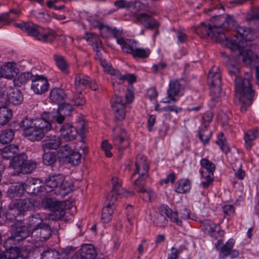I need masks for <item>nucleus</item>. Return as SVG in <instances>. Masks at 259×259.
<instances>
[{"instance_id": "774afa93", "label": "nucleus", "mask_w": 259, "mask_h": 259, "mask_svg": "<svg viewBox=\"0 0 259 259\" xmlns=\"http://www.w3.org/2000/svg\"><path fill=\"white\" fill-rule=\"evenodd\" d=\"M101 147L107 157H111L112 156V153L110 152V150L112 147V145L108 143V141H104L102 143Z\"/></svg>"}, {"instance_id": "2f4dec72", "label": "nucleus", "mask_w": 259, "mask_h": 259, "mask_svg": "<svg viewBox=\"0 0 259 259\" xmlns=\"http://www.w3.org/2000/svg\"><path fill=\"white\" fill-rule=\"evenodd\" d=\"M66 213L65 202L61 201L55 207L49 214V218L52 220H59L62 219Z\"/></svg>"}, {"instance_id": "37998d69", "label": "nucleus", "mask_w": 259, "mask_h": 259, "mask_svg": "<svg viewBox=\"0 0 259 259\" xmlns=\"http://www.w3.org/2000/svg\"><path fill=\"white\" fill-rule=\"evenodd\" d=\"M202 169L206 175L213 176V172L215 168V165L208 159L203 158L200 161Z\"/></svg>"}, {"instance_id": "f3484780", "label": "nucleus", "mask_w": 259, "mask_h": 259, "mask_svg": "<svg viewBox=\"0 0 259 259\" xmlns=\"http://www.w3.org/2000/svg\"><path fill=\"white\" fill-rule=\"evenodd\" d=\"M64 180V176L61 174L51 175L45 180V190L47 192H51L55 188H59Z\"/></svg>"}, {"instance_id": "c9c22d12", "label": "nucleus", "mask_w": 259, "mask_h": 259, "mask_svg": "<svg viewBox=\"0 0 259 259\" xmlns=\"http://www.w3.org/2000/svg\"><path fill=\"white\" fill-rule=\"evenodd\" d=\"M35 232L38 240L39 241H44L50 238L52 230L49 225L44 223L41 227H39L38 230Z\"/></svg>"}, {"instance_id": "7ed1b4c3", "label": "nucleus", "mask_w": 259, "mask_h": 259, "mask_svg": "<svg viewBox=\"0 0 259 259\" xmlns=\"http://www.w3.org/2000/svg\"><path fill=\"white\" fill-rule=\"evenodd\" d=\"M235 99H238L241 104V111L245 112L247 107L252 104L255 92L252 89L248 79H242L237 75L235 79Z\"/></svg>"}, {"instance_id": "f257e3e1", "label": "nucleus", "mask_w": 259, "mask_h": 259, "mask_svg": "<svg viewBox=\"0 0 259 259\" xmlns=\"http://www.w3.org/2000/svg\"><path fill=\"white\" fill-rule=\"evenodd\" d=\"M20 126L23 128L24 137L31 142L41 141L52 128L51 122L44 118L43 113L39 118L26 116L21 121Z\"/></svg>"}, {"instance_id": "a211bd4d", "label": "nucleus", "mask_w": 259, "mask_h": 259, "mask_svg": "<svg viewBox=\"0 0 259 259\" xmlns=\"http://www.w3.org/2000/svg\"><path fill=\"white\" fill-rule=\"evenodd\" d=\"M70 253L68 250H62L60 252L55 249H48L43 251L40 259H68Z\"/></svg>"}, {"instance_id": "bb28decb", "label": "nucleus", "mask_w": 259, "mask_h": 259, "mask_svg": "<svg viewBox=\"0 0 259 259\" xmlns=\"http://www.w3.org/2000/svg\"><path fill=\"white\" fill-rule=\"evenodd\" d=\"M23 100L22 92L17 89H10L7 92V101L12 105H19Z\"/></svg>"}, {"instance_id": "e433bc0d", "label": "nucleus", "mask_w": 259, "mask_h": 259, "mask_svg": "<svg viewBox=\"0 0 259 259\" xmlns=\"http://www.w3.org/2000/svg\"><path fill=\"white\" fill-rule=\"evenodd\" d=\"M12 110L6 107H0V126L7 124L12 117Z\"/></svg>"}, {"instance_id": "79ce46f5", "label": "nucleus", "mask_w": 259, "mask_h": 259, "mask_svg": "<svg viewBox=\"0 0 259 259\" xmlns=\"http://www.w3.org/2000/svg\"><path fill=\"white\" fill-rule=\"evenodd\" d=\"M258 135L257 130L255 129L248 130L245 133L244 140L247 150H250L252 147L251 142L257 138Z\"/></svg>"}, {"instance_id": "1a4fd4ad", "label": "nucleus", "mask_w": 259, "mask_h": 259, "mask_svg": "<svg viewBox=\"0 0 259 259\" xmlns=\"http://www.w3.org/2000/svg\"><path fill=\"white\" fill-rule=\"evenodd\" d=\"M76 127H74L69 123H66L61 126L60 129L61 138L68 142L74 140L78 134V130L82 134L85 128V122L82 119H79L76 122Z\"/></svg>"}, {"instance_id": "de8ad7c7", "label": "nucleus", "mask_w": 259, "mask_h": 259, "mask_svg": "<svg viewBox=\"0 0 259 259\" xmlns=\"http://www.w3.org/2000/svg\"><path fill=\"white\" fill-rule=\"evenodd\" d=\"M25 189L28 193L36 195L38 192H42L45 190L44 186L43 187H36L34 180H31L27 181L25 184Z\"/></svg>"}, {"instance_id": "aec40b11", "label": "nucleus", "mask_w": 259, "mask_h": 259, "mask_svg": "<svg viewBox=\"0 0 259 259\" xmlns=\"http://www.w3.org/2000/svg\"><path fill=\"white\" fill-rule=\"evenodd\" d=\"M236 51H238L239 56L242 57V61L246 65L258 63V56L251 50H243V48H241Z\"/></svg>"}, {"instance_id": "a18cd8bd", "label": "nucleus", "mask_w": 259, "mask_h": 259, "mask_svg": "<svg viewBox=\"0 0 259 259\" xmlns=\"http://www.w3.org/2000/svg\"><path fill=\"white\" fill-rule=\"evenodd\" d=\"M176 191L179 193H185L189 191L191 188L190 181L187 179H181L177 183Z\"/></svg>"}, {"instance_id": "4c0bfd02", "label": "nucleus", "mask_w": 259, "mask_h": 259, "mask_svg": "<svg viewBox=\"0 0 259 259\" xmlns=\"http://www.w3.org/2000/svg\"><path fill=\"white\" fill-rule=\"evenodd\" d=\"M24 189V187L21 185H12L8 189L7 195L11 199H17L22 196Z\"/></svg>"}, {"instance_id": "72a5a7b5", "label": "nucleus", "mask_w": 259, "mask_h": 259, "mask_svg": "<svg viewBox=\"0 0 259 259\" xmlns=\"http://www.w3.org/2000/svg\"><path fill=\"white\" fill-rule=\"evenodd\" d=\"M91 78L82 74H78L75 78V87L77 91H81L88 87Z\"/></svg>"}, {"instance_id": "9b49d317", "label": "nucleus", "mask_w": 259, "mask_h": 259, "mask_svg": "<svg viewBox=\"0 0 259 259\" xmlns=\"http://www.w3.org/2000/svg\"><path fill=\"white\" fill-rule=\"evenodd\" d=\"M113 132L114 145L119 151H122L130 146L128 136L124 129L116 127L113 128Z\"/></svg>"}, {"instance_id": "0eeeda50", "label": "nucleus", "mask_w": 259, "mask_h": 259, "mask_svg": "<svg viewBox=\"0 0 259 259\" xmlns=\"http://www.w3.org/2000/svg\"><path fill=\"white\" fill-rule=\"evenodd\" d=\"M160 213H156L155 219L153 221L157 226L164 227L167 223V220L164 215V214L170 219V220L176 223L178 226H182L183 225L181 219L178 217V212L172 211L167 205L162 204L158 208Z\"/></svg>"}, {"instance_id": "58836bf2", "label": "nucleus", "mask_w": 259, "mask_h": 259, "mask_svg": "<svg viewBox=\"0 0 259 259\" xmlns=\"http://www.w3.org/2000/svg\"><path fill=\"white\" fill-rule=\"evenodd\" d=\"M18 151V146L10 145L3 149L2 156L5 159H11L16 156Z\"/></svg>"}, {"instance_id": "5701e85b", "label": "nucleus", "mask_w": 259, "mask_h": 259, "mask_svg": "<svg viewBox=\"0 0 259 259\" xmlns=\"http://www.w3.org/2000/svg\"><path fill=\"white\" fill-rule=\"evenodd\" d=\"M181 88V83L178 80H172L169 81V88L167 90L168 100L164 102L169 103L171 101H176L175 97L179 95Z\"/></svg>"}, {"instance_id": "13d9d810", "label": "nucleus", "mask_w": 259, "mask_h": 259, "mask_svg": "<svg viewBox=\"0 0 259 259\" xmlns=\"http://www.w3.org/2000/svg\"><path fill=\"white\" fill-rule=\"evenodd\" d=\"M98 28L100 30V34L103 37L107 38L112 37L113 29L103 24H100L98 26Z\"/></svg>"}, {"instance_id": "a19ab883", "label": "nucleus", "mask_w": 259, "mask_h": 259, "mask_svg": "<svg viewBox=\"0 0 259 259\" xmlns=\"http://www.w3.org/2000/svg\"><path fill=\"white\" fill-rule=\"evenodd\" d=\"M146 181H143L142 183V187L143 188V190H141V191H139L137 190H136L137 192L141 193L143 194V198L146 201H150L152 202L154 200L156 197V195L155 193L150 188H147L145 185Z\"/></svg>"}, {"instance_id": "09e8293b", "label": "nucleus", "mask_w": 259, "mask_h": 259, "mask_svg": "<svg viewBox=\"0 0 259 259\" xmlns=\"http://www.w3.org/2000/svg\"><path fill=\"white\" fill-rule=\"evenodd\" d=\"M242 163L238 160L232 163V167L235 172V176L240 180L243 179L245 176V172L242 169Z\"/></svg>"}, {"instance_id": "052dcab7", "label": "nucleus", "mask_w": 259, "mask_h": 259, "mask_svg": "<svg viewBox=\"0 0 259 259\" xmlns=\"http://www.w3.org/2000/svg\"><path fill=\"white\" fill-rule=\"evenodd\" d=\"M60 202L54 198H48L42 201V204L44 207L52 210Z\"/></svg>"}, {"instance_id": "f03ea898", "label": "nucleus", "mask_w": 259, "mask_h": 259, "mask_svg": "<svg viewBox=\"0 0 259 259\" xmlns=\"http://www.w3.org/2000/svg\"><path fill=\"white\" fill-rule=\"evenodd\" d=\"M235 23L231 16H228L221 25L211 26L202 22L196 28V32L202 38H210L215 41L224 44V39L226 38L225 32L234 26Z\"/></svg>"}, {"instance_id": "7c9ffc66", "label": "nucleus", "mask_w": 259, "mask_h": 259, "mask_svg": "<svg viewBox=\"0 0 259 259\" xmlns=\"http://www.w3.org/2000/svg\"><path fill=\"white\" fill-rule=\"evenodd\" d=\"M84 38L94 50L99 53L102 48V43L99 36L94 33H85Z\"/></svg>"}, {"instance_id": "6ab92c4d", "label": "nucleus", "mask_w": 259, "mask_h": 259, "mask_svg": "<svg viewBox=\"0 0 259 259\" xmlns=\"http://www.w3.org/2000/svg\"><path fill=\"white\" fill-rule=\"evenodd\" d=\"M62 144L61 139L56 136L50 135L47 136L41 144L42 151H47L50 150H57Z\"/></svg>"}, {"instance_id": "4d7b16f0", "label": "nucleus", "mask_w": 259, "mask_h": 259, "mask_svg": "<svg viewBox=\"0 0 259 259\" xmlns=\"http://www.w3.org/2000/svg\"><path fill=\"white\" fill-rule=\"evenodd\" d=\"M78 91V93L73 96L71 101L75 106H82L85 103L86 100L83 95L82 94V91Z\"/></svg>"}, {"instance_id": "4be33fe9", "label": "nucleus", "mask_w": 259, "mask_h": 259, "mask_svg": "<svg viewBox=\"0 0 259 259\" xmlns=\"http://www.w3.org/2000/svg\"><path fill=\"white\" fill-rule=\"evenodd\" d=\"M26 155L23 153L17 155L11 159L10 163V167L11 168L16 170V171L12 173V175H20L21 173V168L23 166L24 162L26 161Z\"/></svg>"}, {"instance_id": "680f3d73", "label": "nucleus", "mask_w": 259, "mask_h": 259, "mask_svg": "<svg viewBox=\"0 0 259 259\" xmlns=\"http://www.w3.org/2000/svg\"><path fill=\"white\" fill-rule=\"evenodd\" d=\"M114 4L118 9H129L133 6V2L125 0H117Z\"/></svg>"}, {"instance_id": "5fc2aeb1", "label": "nucleus", "mask_w": 259, "mask_h": 259, "mask_svg": "<svg viewBox=\"0 0 259 259\" xmlns=\"http://www.w3.org/2000/svg\"><path fill=\"white\" fill-rule=\"evenodd\" d=\"M116 78L119 80V84L122 83L125 80L130 84H132L136 81V77L135 75L132 74L122 75L120 72H116Z\"/></svg>"}, {"instance_id": "3c124183", "label": "nucleus", "mask_w": 259, "mask_h": 259, "mask_svg": "<svg viewBox=\"0 0 259 259\" xmlns=\"http://www.w3.org/2000/svg\"><path fill=\"white\" fill-rule=\"evenodd\" d=\"M235 241L233 239H229L225 244L223 245L221 249V253H222V258H225L227 256L229 255V253L233 247Z\"/></svg>"}, {"instance_id": "e2e57ef3", "label": "nucleus", "mask_w": 259, "mask_h": 259, "mask_svg": "<svg viewBox=\"0 0 259 259\" xmlns=\"http://www.w3.org/2000/svg\"><path fill=\"white\" fill-rule=\"evenodd\" d=\"M211 132L205 130L199 132V137L204 144H207L211 138Z\"/></svg>"}, {"instance_id": "603ef678", "label": "nucleus", "mask_w": 259, "mask_h": 259, "mask_svg": "<svg viewBox=\"0 0 259 259\" xmlns=\"http://www.w3.org/2000/svg\"><path fill=\"white\" fill-rule=\"evenodd\" d=\"M81 158V155L78 152L73 151L65 159L69 163L76 165L80 163Z\"/></svg>"}, {"instance_id": "f704fd0d", "label": "nucleus", "mask_w": 259, "mask_h": 259, "mask_svg": "<svg viewBox=\"0 0 259 259\" xmlns=\"http://www.w3.org/2000/svg\"><path fill=\"white\" fill-rule=\"evenodd\" d=\"M42 162L46 165H52L53 171L57 169L55 163L57 161V156L54 152L43 151Z\"/></svg>"}, {"instance_id": "c03bdc74", "label": "nucleus", "mask_w": 259, "mask_h": 259, "mask_svg": "<svg viewBox=\"0 0 259 259\" xmlns=\"http://www.w3.org/2000/svg\"><path fill=\"white\" fill-rule=\"evenodd\" d=\"M22 211L17 207L15 202L11 203L6 213V217L9 220H14L22 213Z\"/></svg>"}, {"instance_id": "ddd939ff", "label": "nucleus", "mask_w": 259, "mask_h": 259, "mask_svg": "<svg viewBox=\"0 0 259 259\" xmlns=\"http://www.w3.org/2000/svg\"><path fill=\"white\" fill-rule=\"evenodd\" d=\"M153 13H151L150 14L145 13L138 14L136 17L137 21L147 29H157L160 27V24L153 18Z\"/></svg>"}, {"instance_id": "c85d7f7f", "label": "nucleus", "mask_w": 259, "mask_h": 259, "mask_svg": "<svg viewBox=\"0 0 259 259\" xmlns=\"http://www.w3.org/2000/svg\"><path fill=\"white\" fill-rule=\"evenodd\" d=\"M65 91L60 88H54L51 90L49 95L50 100L58 105L67 98Z\"/></svg>"}, {"instance_id": "f8f14e48", "label": "nucleus", "mask_w": 259, "mask_h": 259, "mask_svg": "<svg viewBox=\"0 0 259 259\" xmlns=\"http://www.w3.org/2000/svg\"><path fill=\"white\" fill-rule=\"evenodd\" d=\"M12 238H7L4 243L5 250L0 252V259H17L20 255V248Z\"/></svg>"}, {"instance_id": "cd10ccee", "label": "nucleus", "mask_w": 259, "mask_h": 259, "mask_svg": "<svg viewBox=\"0 0 259 259\" xmlns=\"http://www.w3.org/2000/svg\"><path fill=\"white\" fill-rule=\"evenodd\" d=\"M44 223L43 219L40 215L36 213L29 216L26 224L30 231L33 232L37 231L39 227H41Z\"/></svg>"}, {"instance_id": "473e14b6", "label": "nucleus", "mask_w": 259, "mask_h": 259, "mask_svg": "<svg viewBox=\"0 0 259 259\" xmlns=\"http://www.w3.org/2000/svg\"><path fill=\"white\" fill-rule=\"evenodd\" d=\"M17 207L22 212L32 209L35 205V200L32 198L19 199L15 201Z\"/></svg>"}, {"instance_id": "ea45409f", "label": "nucleus", "mask_w": 259, "mask_h": 259, "mask_svg": "<svg viewBox=\"0 0 259 259\" xmlns=\"http://www.w3.org/2000/svg\"><path fill=\"white\" fill-rule=\"evenodd\" d=\"M19 11L18 10H10L8 13H4L0 15V22L4 24H8L15 20L19 15Z\"/></svg>"}, {"instance_id": "2eb2a0df", "label": "nucleus", "mask_w": 259, "mask_h": 259, "mask_svg": "<svg viewBox=\"0 0 259 259\" xmlns=\"http://www.w3.org/2000/svg\"><path fill=\"white\" fill-rule=\"evenodd\" d=\"M49 85L50 84L46 77L36 75L32 80L31 88L35 94L41 95L48 90Z\"/></svg>"}, {"instance_id": "6e6d98bb", "label": "nucleus", "mask_w": 259, "mask_h": 259, "mask_svg": "<svg viewBox=\"0 0 259 259\" xmlns=\"http://www.w3.org/2000/svg\"><path fill=\"white\" fill-rule=\"evenodd\" d=\"M54 58L59 69L64 73L67 74V65L63 57L55 55Z\"/></svg>"}, {"instance_id": "864d4df0", "label": "nucleus", "mask_w": 259, "mask_h": 259, "mask_svg": "<svg viewBox=\"0 0 259 259\" xmlns=\"http://www.w3.org/2000/svg\"><path fill=\"white\" fill-rule=\"evenodd\" d=\"M150 51L148 49L135 48L132 56L135 58L145 59L149 57Z\"/></svg>"}, {"instance_id": "39448f33", "label": "nucleus", "mask_w": 259, "mask_h": 259, "mask_svg": "<svg viewBox=\"0 0 259 259\" xmlns=\"http://www.w3.org/2000/svg\"><path fill=\"white\" fill-rule=\"evenodd\" d=\"M17 26L29 36L43 42L51 43L56 38V33L53 30L44 28L30 21L17 24Z\"/></svg>"}, {"instance_id": "dca6fc26", "label": "nucleus", "mask_w": 259, "mask_h": 259, "mask_svg": "<svg viewBox=\"0 0 259 259\" xmlns=\"http://www.w3.org/2000/svg\"><path fill=\"white\" fill-rule=\"evenodd\" d=\"M30 230L25 225H17L11 230V236L8 238H12L13 242L17 243L27 237L30 234Z\"/></svg>"}, {"instance_id": "338daca9", "label": "nucleus", "mask_w": 259, "mask_h": 259, "mask_svg": "<svg viewBox=\"0 0 259 259\" xmlns=\"http://www.w3.org/2000/svg\"><path fill=\"white\" fill-rule=\"evenodd\" d=\"M73 151L68 144H65L60 147L59 154H62V158L65 159Z\"/></svg>"}, {"instance_id": "49530a36", "label": "nucleus", "mask_w": 259, "mask_h": 259, "mask_svg": "<svg viewBox=\"0 0 259 259\" xmlns=\"http://www.w3.org/2000/svg\"><path fill=\"white\" fill-rule=\"evenodd\" d=\"M14 137V131L13 129H6L4 130L0 135V142L5 144L11 142Z\"/></svg>"}, {"instance_id": "8fccbe9b", "label": "nucleus", "mask_w": 259, "mask_h": 259, "mask_svg": "<svg viewBox=\"0 0 259 259\" xmlns=\"http://www.w3.org/2000/svg\"><path fill=\"white\" fill-rule=\"evenodd\" d=\"M37 163L35 161L29 160L26 161L23 163L21 168L22 174H29L34 170L36 167Z\"/></svg>"}, {"instance_id": "a878e982", "label": "nucleus", "mask_w": 259, "mask_h": 259, "mask_svg": "<svg viewBox=\"0 0 259 259\" xmlns=\"http://www.w3.org/2000/svg\"><path fill=\"white\" fill-rule=\"evenodd\" d=\"M18 71V69L15 63L8 62L3 67H0V78L11 79L15 74H17Z\"/></svg>"}, {"instance_id": "b1692460", "label": "nucleus", "mask_w": 259, "mask_h": 259, "mask_svg": "<svg viewBox=\"0 0 259 259\" xmlns=\"http://www.w3.org/2000/svg\"><path fill=\"white\" fill-rule=\"evenodd\" d=\"M108 197H106V206L102 209L101 220L104 223H108L111 221L115 208L114 203L116 201H112Z\"/></svg>"}, {"instance_id": "412c9836", "label": "nucleus", "mask_w": 259, "mask_h": 259, "mask_svg": "<svg viewBox=\"0 0 259 259\" xmlns=\"http://www.w3.org/2000/svg\"><path fill=\"white\" fill-rule=\"evenodd\" d=\"M97 252L93 245L86 244L81 247L79 253L75 255L73 259H95Z\"/></svg>"}, {"instance_id": "69168bd1", "label": "nucleus", "mask_w": 259, "mask_h": 259, "mask_svg": "<svg viewBox=\"0 0 259 259\" xmlns=\"http://www.w3.org/2000/svg\"><path fill=\"white\" fill-rule=\"evenodd\" d=\"M73 185L69 182L65 181V180L63 181L59 187V190L62 191L63 194H67L72 191Z\"/></svg>"}, {"instance_id": "393cba45", "label": "nucleus", "mask_w": 259, "mask_h": 259, "mask_svg": "<svg viewBox=\"0 0 259 259\" xmlns=\"http://www.w3.org/2000/svg\"><path fill=\"white\" fill-rule=\"evenodd\" d=\"M203 227L205 232L215 239L223 234V232L221 230L220 226L214 224L210 220L204 221Z\"/></svg>"}, {"instance_id": "9d476101", "label": "nucleus", "mask_w": 259, "mask_h": 259, "mask_svg": "<svg viewBox=\"0 0 259 259\" xmlns=\"http://www.w3.org/2000/svg\"><path fill=\"white\" fill-rule=\"evenodd\" d=\"M111 180L112 182V189L107 197H108L109 199H110V200L112 201H116L117 196L122 197H128L135 195L134 192L127 191L122 188L121 181H119L117 177H112Z\"/></svg>"}, {"instance_id": "0e129e2a", "label": "nucleus", "mask_w": 259, "mask_h": 259, "mask_svg": "<svg viewBox=\"0 0 259 259\" xmlns=\"http://www.w3.org/2000/svg\"><path fill=\"white\" fill-rule=\"evenodd\" d=\"M136 45L135 42L129 40L122 47V50L124 52L132 55L136 48Z\"/></svg>"}, {"instance_id": "bf43d9fd", "label": "nucleus", "mask_w": 259, "mask_h": 259, "mask_svg": "<svg viewBox=\"0 0 259 259\" xmlns=\"http://www.w3.org/2000/svg\"><path fill=\"white\" fill-rule=\"evenodd\" d=\"M201 176L205 179V181L202 182L201 185L204 188H207L212 185L213 181V176L206 175L203 170H200Z\"/></svg>"}, {"instance_id": "20e7f679", "label": "nucleus", "mask_w": 259, "mask_h": 259, "mask_svg": "<svg viewBox=\"0 0 259 259\" xmlns=\"http://www.w3.org/2000/svg\"><path fill=\"white\" fill-rule=\"evenodd\" d=\"M236 33L233 36H226L224 39V44L232 52L244 48L247 41H252L255 38L254 32L251 29L244 26L237 27Z\"/></svg>"}, {"instance_id": "4468645a", "label": "nucleus", "mask_w": 259, "mask_h": 259, "mask_svg": "<svg viewBox=\"0 0 259 259\" xmlns=\"http://www.w3.org/2000/svg\"><path fill=\"white\" fill-rule=\"evenodd\" d=\"M115 96L111 99V107L114 111L116 119L121 120L125 117V106L121 97L116 94V91H115Z\"/></svg>"}, {"instance_id": "c756f323", "label": "nucleus", "mask_w": 259, "mask_h": 259, "mask_svg": "<svg viewBox=\"0 0 259 259\" xmlns=\"http://www.w3.org/2000/svg\"><path fill=\"white\" fill-rule=\"evenodd\" d=\"M215 69L217 70L218 68H212L209 71L208 75V82L210 85L211 90L215 88L217 90L220 91L222 77L220 73L217 72V70L213 71Z\"/></svg>"}, {"instance_id": "6e6552de", "label": "nucleus", "mask_w": 259, "mask_h": 259, "mask_svg": "<svg viewBox=\"0 0 259 259\" xmlns=\"http://www.w3.org/2000/svg\"><path fill=\"white\" fill-rule=\"evenodd\" d=\"M73 108L71 104L63 103L59 104L56 111L43 112L44 118L47 119L51 123L56 122L59 124L63 123L66 117L71 115Z\"/></svg>"}, {"instance_id": "423d86ee", "label": "nucleus", "mask_w": 259, "mask_h": 259, "mask_svg": "<svg viewBox=\"0 0 259 259\" xmlns=\"http://www.w3.org/2000/svg\"><path fill=\"white\" fill-rule=\"evenodd\" d=\"M135 165L136 169L132 176V178L136 174H139V177L134 182V187L135 190L141 191V190H144L142 187V183L143 181H146L149 176V163L146 157L139 154L136 158Z\"/></svg>"}]
</instances>
